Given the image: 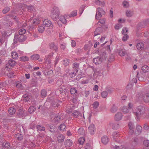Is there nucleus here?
Segmentation results:
<instances>
[{"label":"nucleus","instance_id":"obj_1","mask_svg":"<svg viewBox=\"0 0 149 149\" xmlns=\"http://www.w3.org/2000/svg\"><path fill=\"white\" fill-rule=\"evenodd\" d=\"M135 113V115L137 117L142 116L144 118H149V110H146L145 107L142 106L140 105L137 107Z\"/></svg>","mask_w":149,"mask_h":149},{"label":"nucleus","instance_id":"obj_2","mask_svg":"<svg viewBox=\"0 0 149 149\" xmlns=\"http://www.w3.org/2000/svg\"><path fill=\"white\" fill-rule=\"evenodd\" d=\"M60 14L58 8L56 6H54L51 11V16L54 20H56L58 18Z\"/></svg>","mask_w":149,"mask_h":149},{"label":"nucleus","instance_id":"obj_3","mask_svg":"<svg viewBox=\"0 0 149 149\" xmlns=\"http://www.w3.org/2000/svg\"><path fill=\"white\" fill-rule=\"evenodd\" d=\"M105 12L102 8L99 7L97 8V10L96 11L95 15V18L97 20H99L101 18L102 15H104Z\"/></svg>","mask_w":149,"mask_h":149},{"label":"nucleus","instance_id":"obj_4","mask_svg":"<svg viewBox=\"0 0 149 149\" xmlns=\"http://www.w3.org/2000/svg\"><path fill=\"white\" fill-rule=\"evenodd\" d=\"M61 119V117L57 113H52L51 115V121L53 123H58Z\"/></svg>","mask_w":149,"mask_h":149},{"label":"nucleus","instance_id":"obj_5","mask_svg":"<svg viewBox=\"0 0 149 149\" xmlns=\"http://www.w3.org/2000/svg\"><path fill=\"white\" fill-rule=\"evenodd\" d=\"M139 97L142 98L145 102L149 103V93H146L144 95L142 93H141L139 95Z\"/></svg>","mask_w":149,"mask_h":149},{"label":"nucleus","instance_id":"obj_6","mask_svg":"<svg viewBox=\"0 0 149 149\" xmlns=\"http://www.w3.org/2000/svg\"><path fill=\"white\" fill-rule=\"evenodd\" d=\"M128 32V30L125 27L123 29L122 31V34L124 35V36L122 38V40L123 41H126L129 38L128 35L125 34L127 33Z\"/></svg>","mask_w":149,"mask_h":149},{"label":"nucleus","instance_id":"obj_7","mask_svg":"<svg viewBox=\"0 0 149 149\" xmlns=\"http://www.w3.org/2000/svg\"><path fill=\"white\" fill-rule=\"evenodd\" d=\"M129 130L128 131L129 134L132 135L134 133V128L133 124L131 122H130L128 124Z\"/></svg>","mask_w":149,"mask_h":149},{"label":"nucleus","instance_id":"obj_8","mask_svg":"<svg viewBox=\"0 0 149 149\" xmlns=\"http://www.w3.org/2000/svg\"><path fill=\"white\" fill-rule=\"evenodd\" d=\"M93 62L96 65H98L101 64L102 61V58L100 56H98L96 58H94Z\"/></svg>","mask_w":149,"mask_h":149},{"label":"nucleus","instance_id":"obj_9","mask_svg":"<svg viewBox=\"0 0 149 149\" xmlns=\"http://www.w3.org/2000/svg\"><path fill=\"white\" fill-rule=\"evenodd\" d=\"M123 117L122 113L120 112H118L115 115L114 117V119L117 121L120 120Z\"/></svg>","mask_w":149,"mask_h":149},{"label":"nucleus","instance_id":"obj_10","mask_svg":"<svg viewBox=\"0 0 149 149\" xmlns=\"http://www.w3.org/2000/svg\"><path fill=\"white\" fill-rule=\"evenodd\" d=\"M102 31V29L101 27L97 28L94 32V36L95 37L98 35H100Z\"/></svg>","mask_w":149,"mask_h":149},{"label":"nucleus","instance_id":"obj_11","mask_svg":"<svg viewBox=\"0 0 149 149\" xmlns=\"http://www.w3.org/2000/svg\"><path fill=\"white\" fill-rule=\"evenodd\" d=\"M50 49H51L57 52L58 50V47L54 43L52 42L50 43L49 45Z\"/></svg>","mask_w":149,"mask_h":149},{"label":"nucleus","instance_id":"obj_12","mask_svg":"<svg viewBox=\"0 0 149 149\" xmlns=\"http://www.w3.org/2000/svg\"><path fill=\"white\" fill-rule=\"evenodd\" d=\"M2 147L3 149H8L10 147V145L9 143L6 141L2 143Z\"/></svg>","mask_w":149,"mask_h":149},{"label":"nucleus","instance_id":"obj_13","mask_svg":"<svg viewBox=\"0 0 149 149\" xmlns=\"http://www.w3.org/2000/svg\"><path fill=\"white\" fill-rule=\"evenodd\" d=\"M44 25L47 27L50 26L52 25V23L51 21L48 19H45L43 22Z\"/></svg>","mask_w":149,"mask_h":149},{"label":"nucleus","instance_id":"obj_14","mask_svg":"<svg viewBox=\"0 0 149 149\" xmlns=\"http://www.w3.org/2000/svg\"><path fill=\"white\" fill-rule=\"evenodd\" d=\"M18 41L19 42L24 41L26 38V36L24 35H18Z\"/></svg>","mask_w":149,"mask_h":149},{"label":"nucleus","instance_id":"obj_15","mask_svg":"<svg viewBox=\"0 0 149 149\" xmlns=\"http://www.w3.org/2000/svg\"><path fill=\"white\" fill-rule=\"evenodd\" d=\"M109 141L108 137L106 136H104L101 138V142L104 144H107Z\"/></svg>","mask_w":149,"mask_h":149},{"label":"nucleus","instance_id":"obj_16","mask_svg":"<svg viewBox=\"0 0 149 149\" xmlns=\"http://www.w3.org/2000/svg\"><path fill=\"white\" fill-rule=\"evenodd\" d=\"M26 112L25 110L23 109H20L18 110L17 113L18 116L19 117H22L25 115V113Z\"/></svg>","mask_w":149,"mask_h":149},{"label":"nucleus","instance_id":"obj_17","mask_svg":"<svg viewBox=\"0 0 149 149\" xmlns=\"http://www.w3.org/2000/svg\"><path fill=\"white\" fill-rule=\"evenodd\" d=\"M142 130V127L139 125L137 126L136 127V130L135 131V134L136 135H138L141 134Z\"/></svg>","mask_w":149,"mask_h":149},{"label":"nucleus","instance_id":"obj_18","mask_svg":"<svg viewBox=\"0 0 149 149\" xmlns=\"http://www.w3.org/2000/svg\"><path fill=\"white\" fill-rule=\"evenodd\" d=\"M88 130L91 134H94L95 130V126L93 124H91L88 127Z\"/></svg>","mask_w":149,"mask_h":149},{"label":"nucleus","instance_id":"obj_19","mask_svg":"<svg viewBox=\"0 0 149 149\" xmlns=\"http://www.w3.org/2000/svg\"><path fill=\"white\" fill-rule=\"evenodd\" d=\"M72 116L74 118H77L79 116H82V114H81L79 112L77 111H74L72 114Z\"/></svg>","mask_w":149,"mask_h":149},{"label":"nucleus","instance_id":"obj_20","mask_svg":"<svg viewBox=\"0 0 149 149\" xmlns=\"http://www.w3.org/2000/svg\"><path fill=\"white\" fill-rule=\"evenodd\" d=\"M36 127L38 132L44 131L45 130V127L42 125H37Z\"/></svg>","mask_w":149,"mask_h":149},{"label":"nucleus","instance_id":"obj_21","mask_svg":"<svg viewBox=\"0 0 149 149\" xmlns=\"http://www.w3.org/2000/svg\"><path fill=\"white\" fill-rule=\"evenodd\" d=\"M59 102H60V101L59 100H55V101L52 102L51 105L53 108L58 107L59 105Z\"/></svg>","mask_w":149,"mask_h":149},{"label":"nucleus","instance_id":"obj_22","mask_svg":"<svg viewBox=\"0 0 149 149\" xmlns=\"http://www.w3.org/2000/svg\"><path fill=\"white\" fill-rule=\"evenodd\" d=\"M64 143L66 146L70 147L72 145V142L71 140L68 139L65 141Z\"/></svg>","mask_w":149,"mask_h":149},{"label":"nucleus","instance_id":"obj_23","mask_svg":"<svg viewBox=\"0 0 149 149\" xmlns=\"http://www.w3.org/2000/svg\"><path fill=\"white\" fill-rule=\"evenodd\" d=\"M65 139V137L63 135L59 134L57 137L58 141L59 142H63Z\"/></svg>","mask_w":149,"mask_h":149},{"label":"nucleus","instance_id":"obj_24","mask_svg":"<svg viewBox=\"0 0 149 149\" xmlns=\"http://www.w3.org/2000/svg\"><path fill=\"white\" fill-rule=\"evenodd\" d=\"M60 20L64 24L67 23V20L65 16L61 15L59 17Z\"/></svg>","mask_w":149,"mask_h":149},{"label":"nucleus","instance_id":"obj_25","mask_svg":"<svg viewBox=\"0 0 149 149\" xmlns=\"http://www.w3.org/2000/svg\"><path fill=\"white\" fill-rule=\"evenodd\" d=\"M136 47L138 50H142L144 48V44L142 42L138 43Z\"/></svg>","mask_w":149,"mask_h":149},{"label":"nucleus","instance_id":"obj_26","mask_svg":"<svg viewBox=\"0 0 149 149\" xmlns=\"http://www.w3.org/2000/svg\"><path fill=\"white\" fill-rule=\"evenodd\" d=\"M8 113L11 115H13L15 113L16 111V110L14 107H10L9 109Z\"/></svg>","mask_w":149,"mask_h":149},{"label":"nucleus","instance_id":"obj_27","mask_svg":"<svg viewBox=\"0 0 149 149\" xmlns=\"http://www.w3.org/2000/svg\"><path fill=\"white\" fill-rule=\"evenodd\" d=\"M8 64L10 66V68L15 65L16 64V62L12 59L9 60L8 61Z\"/></svg>","mask_w":149,"mask_h":149},{"label":"nucleus","instance_id":"obj_28","mask_svg":"<svg viewBox=\"0 0 149 149\" xmlns=\"http://www.w3.org/2000/svg\"><path fill=\"white\" fill-rule=\"evenodd\" d=\"M40 21L39 20V19H38L37 17H36L33 20V26L37 25L39 24H40Z\"/></svg>","mask_w":149,"mask_h":149},{"label":"nucleus","instance_id":"obj_29","mask_svg":"<svg viewBox=\"0 0 149 149\" xmlns=\"http://www.w3.org/2000/svg\"><path fill=\"white\" fill-rule=\"evenodd\" d=\"M78 133L80 135H83L85 134V131L83 128H80L78 130Z\"/></svg>","mask_w":149,"mask_h":149},{"label":"nucleus","instance_id":"obj_30","mask_svg":"<svg viewBox=\"0 0 149 149\" xmlns=\"http://www.w3.org/2000/svg\"><path fill=\"white\" fill-rule=\"evenodd\" d=\"M40 57V56L39 54H36L31 56V58L33 60H38Z\"/></svg>","mask_w":149,"mask_h":149},{"label":"nucleus","instance_id":"obj_31","mask_svg":"<svg viewBox=\"0 0 149 149\" xmlns=\"http://www.w3.org/2000/svg\"><path fill=\"white\" fill-rule=\"evenodd\" d=\"M11 55L12 58L15 59L18 58V55H19L16 51H13L11 53Z\"/></svg>","mask_w":149,"mask_h":149},{"label":"nucleus","instance_id":"obj_32","mask_svg":"<svg viewBox=\"0 0 149 149\" xmlns=\"http://www.w3.org/2000/svg\"><path fill=\"white\" fill-rule=\"evenodd\" d=\"M15 85L16 86V87L17 88L21 89L23 88L22 83L20 81H17V82H15Z\"/></svg>","mask_w":149,"mask_h":149},{"label":"nucleus","instance_id":"obj_33","mask_svg":"<svg viewBox=\"0 0 149 149\" xmlns=\"http://www.w3.org/2000/svg\"><path fill=\"white\" fill-rule=\"evenodd\" d=\"M58 129L61 131H65L66 129V126L64 124H61L59 126Z\"/></svg>","mask_w":149,"mask_h":149},{"label":"nucleus","instance_id":"obj_34","mask_svg":"<svg viewBox=\"0 0 149 149\" xmlns=\"http://www.w3.org/2000/svg\"><path fill=\"white\" fill-rule=\"evenodd\" d=\"M22 99L25 102H27L29 100V96L27 94L24 95L22 97Z\"/></svg>","mask_w":149,"mask_h":149},{"label":"nucleus","instance_id":"obj_35","mask_svg":"<svg viewBox=\"0 0 149 149\" xmlns=\"http://www.w3.org/2000/svg\"><path fill=\"white\" fill-rule=\"evenodd\" d=\"M48 130L52 132H54V131L53 129L54 128V125L51 124H49L47 125Z\"/></svg>","mask_w":149,"mask_h":149},{"label":"nucleus","instance_id":"obj_36","mask_svg":"<svg viewBox=\"0 0 149 149\" xmlns=\"http://www.w3.org/2000/svg\"><path fill=\"white\" fill-rule=\"evenodd\" d=\"M70 92L71 95H74L77 93V91L75 88L72 87L70 89Z\"/></svg>","mask_w":149,"mask_h":149},{"label":"nucleus","instance_id":"obj_37","mask_svg":"<svg viewBox=\"0 0 149 149\" xmlns=\"http://www.w3.org/2000/svg\"><path fill=\"white\" fill-rule=\"evenodd\" d=\"M45 28L44 25L39 26L38 27V30L39 32L42 33L44 31Z\"/></svg>","mask_w":149,"mask_h":149},{"label":"nucleus","instance_id":"obj_38","mask_svg":"<svg viewBox=\"0 0 149 149\" xmlns=\"http://www.w3.org/2000/svg\"><path fill=\"white\" fill-rule=\"evenodd\" d=\"M119 54L121 56H124L125 55V49H119L118 50Z\"/></svg>","mask_w":149,"mask_h":149},{"label":"nucleus","instance_id":"obj_39","mask_svg":"<svg viewBox=\"0 0 149 149\" xmlns=\"http://www.w3.org/2000/svg\"><path fill=\"white\" fill-rule=\"evenodd\" d=\"M37 140L39 141H41L42 139L44 137V135L42 133H40L37 136Z\"/></svg>","mask_w":149,"mask_h":149},{"label":"nucleus","instance_id":"obj_40","mask_svg":"<svg viewBox=\"0 0 149 149\" xmlns=\"http://www.w3.org/2000/svg\"><path fill=\"white\" fill-rule=\"evenodd\" d=\"M141 69L143 72H146L149 71V67L146 65H145L142 67Z\"/></svg>","mask_w":149,"mask_h":149},{"label":"nucleus","instance_id":"obj_41","mask_svg":"<svg viewBox=\"0 0 149 149\" xmlns=\"http://www.w3.org/2000/svg\"><path fill=\"white\" fill-rule=\"evenodd\" d=\"M47 91L45 89L42 90L41 92V97L43 98L45 97L47 95Z\"/></svg>","mask_w":149,"mask_h":149},{"label":"nucleus","instance_id":"obj_42","mask_svg":"<svg viewBox=\"0 0 149 149\" xmlns=\"http://www.w3.org/2000/svg\"><path fill=\"white\" fill-rule=\"evenodd\" d=\"M36 108L34 106H31L28 109V112L30 113H33L36 110Z\"/></svg>","mask_w":149,"mask_h":149},{"label":"nucleus","instance_id":"obj_43","mask_svg":"<svg viewBox=\"0 0 149 149\" xmlns=\"http://www.w3.org/2000/svg\"><path fill=\"white\" fill-rule=\"evenodd\" d=\"M74 72L70 74V76L71 77L74 76L78 72V70L77 69L75 68L74 69Z\"/></svg>","mask_w":149,"mask_h":149},{"label":"nucleus","instance_id":"obj_44","mask_svg":"<svg viewBox=\"0 0 149 149\" xmlns=\"http://www.w3.org/2000/svg\"><path fill=\"white\" fill-rule=\"evenodd\" d=\"M86 7V6L85 5H82L80 8L79 9V13L81 15L83 13L85 8Z\"/></svg>","mask_w":149,"mask_h":149},{"label":"nucleus","instance_id":"obj_45","mask_svg":"<svg viewBox=\"0 0 149 149\" xmlns=\"http://www.w3.org/2000/svg\"><path fill=\"white\" fill-rule=\"evenodd\" d=\"M126 15L127 17H130L132 16L133 13L131 10H128L126 11Z\"/></svg>","mask_w":149,"mask_h":149},{"label":"nucleus","instance_id":"obj_46","mask_svg":"<svg viewBox=\"0 0 149 149\" xmlns=\"http://www.w3.org/2000/svg\"><path fill=\"white\" fill-rule=\"evenodd\" d=\"M26 30L25 29L22 28L19 31L18 33L19 35H24L26 33Z\"/></svg>","mask_w":149,"mask_h":149},{"label":"nucleus","instance_id":"obj_47","mask_svg":"<svg viewBox=\"0 0 149 149\" xmlns=\"http://www.w3.org/2000/svg\"><path fill=\"white\" fill-rule=\"evenodd\" d=\"M95 3L101 6H104L105 4L104 2H101L99 0H95Z\"/></svg>","mask_w":149,"mask_h":149},{"label":"nucleus","instance_id":"obj_48","mask_svg":"<svg viewBox=\"0 0 149 149\" xmlns=\"http://www.w3.org/2000/svg\"><path fill=\"white\" fill-rule=\"evenodd\" d=\"M15 138L18 140H21L22 139V134L18 133L15 136Z\"/></svg>","mask_w":149,"mask_h":149},{"label":"nucleus","instance_id":"obj_49","mask_svg":"<svg viewBox=\"0 0 149 149\" xmlns=\"http://www.w3.org/2000/svg\"><path fill=\"white\" fill-rule=\"evenodd\" d=\"M101 96L103 98H105L108 95V93L106 91H104L101 93Z\"/></svg>","mask_w":149,"mask_h":149},{"label":"nucleus","instance_id":"obj_50","mask_svg":"<svg viewBox=\"0 0 149 149\" xmlns=\"http://www.w3.org/2000/svg\"><path fill=\"white\" fill-rule=\"evenodd\" d=\"M122 110L124 113H127L129 111V110L127 107H123L122 109Z\"/></svg>","mask_w":149,"mask_h":149},{"label":"nucleus","instance_id":"obj_51","mask_svg":"<svg viewBox=\"0 0 149 149\" xmlns=\"http://www.w3.org/2000/svg\"><path fill=\"white\" fill-rule=\"evenodd\" d=\"M77 10H75L72 12L69 15V17H74L77 15Z\"/></svg>","mask_w":149,"mask_h":149},{"label":"nucleus","instance_id":"obj_52","mask_svg":"<svg viewBox=\"0 0 149 149\" xmlns=\"http://www.w3.org/2000/svg\"><path fill=\"white\" fill-rule=\"evenodd\" d=\"M85 141V138L84 137L80 138L79 139V143L81 145L83 144Z\"/></svg>","mask_w":149,"mask_h":149},{"label":"nucleus","instance_id":"obj_53","mask_svg":"<svg viewBox=\"0 0 149 149\" xmlns=\"http://www.w3.org/2000/svg\"><path fill=\"white\" fill-rule=\"evenodd\" d=\"M99 105V103L98 102L95 101L94 102L93 104V107L94 108L96 109L97 108Z\"/></svg>","mask_w":149,"mask_h":149},{"label":"nucleus","instance_id":"obj_54","mask_svg":"<svg viewBox=\"0 0 149 149\" xmlns=\"http://www.w3.org/2000/svg\"><path fill=\"white\" fill-rule=\"evenodd\" d=\"M118 109L117 105L116 104H113L112 106V112H115Z\"/></svg>","mask_w":149,"mask_h":149},{"label":"nucleus","instance_id":"obj_55","mask_svg":"<svg viewBox=\"0 0 149 149\" xmlns=\"http://www.w3.org/2000/svg\"><path fill=\"white\" fill-rule=\"evenodd\" d=\"M10 10V8L7 7H5L3 10L2 12L3 14H5L8 13Z\"/></svg>","mask_w":149,"mask_h":149},{"label":"nucleus","instance_id":"obj_56","mask_svg":"<svg viewBox=\"0 0 149 149\" xmlns=\"http://www.w3.org/2000/svg\"><path fill=\"white\" fill-rule=\"evenodd\" d=\"M63 90L62 89H57L55 92L56 95H58L59 93L61 94L63 92Z\"/></svg>","mask_w":149,"mask_h":149},{"label":"nucleus","instance_id":"obj_57","mask_svg":"<svg viewBox=\"0 0 149 149\" xmlns=\"http://www.w3.org/2000/svg\"><path fill=\"white\" fill-rule=\"evenodd\" d=\"M56 83L58 86H61L63 83L62 79H58L56 81Z\"/></svg>","mask_w":149,"mask_h":149},{"label":"nucleus","instance_id":"obj_58","mask_svg":"<svg viewBox=\"0 0 149 149\" xmlns=\"http://www.w3.org/2000/svg\"><path fill=\"white\" fill-rule=\"evenodd\" d=\"M100 21L98 22L97 24L98 25L99 23H100L102 24H104L105 22V19L104 18L101 19H99Z\"/></svg>","mask_w":149,"mask_h":149},{"label":"nucleus","instance_id":"obj_59","mask_svg":"<svg viewBox=\"0 0 149 149\" xmlns=\"http://www.w3.org/2000/svg\"><path fill=\"white\" fill-rule=\"evenodd\" d=\"M63 64L65 66H68L69 64V62L68 59H64L63 61Z\"/></svg>","mask_w":149,"mask_h":149},{"label":"nucleus","instance_id":"obj_60","mask_svg":"<svg viewBox=\"0 0 149 149\" xmlns=\"http://www.w3.org/2000/svg\"><path fill=\"white\" fill-rule=\"evenodd\" d=\"M143 144L146 147L149 146V141L148 140H144L143 142Z\"/></svg>","mask_w":149,"mask_h":149},{"label":"nucleus","instance_id":"obj_61","mask_svg":"<svg viewBox=\"0 0 149 149\" xmlns=\"http://www.w3.org/2000/svg\"><path fill=\"white\" fill-rule=\"evenodd\" d=\"M54 54V53L53 52H51V53H50L49 55H46L45 56V61H47V59L48 58H50L51 57H52Z\"/></svg>","mask_w":149,"mask_h":149},{"label":"nucleus","instance_id":"obj_62","mask_svg":"<svg viewBox=\"0 0 149 149\" xmlns=\"http://www.w3.org/2000/svg\"><path fill=\"white\" fill-rule=\"evenodd\" d=\"M21 61H27L29 60V58L27 56H22L20 58Z\"/></svg>","mask_w":149,"mask_h":149},{"label":"nucleus","instance_id":"obj_63","mask_svg":"<svg viewBox=\"0 0 149 149\" xmlns=\"http://www.w3.org/2000/svg\"><path fill=\"white\" fill-rule=\"evenodd\" d=\"M85 149H92V148L91 145L89 143L86 144L85 146Z\"/></svg>","mask_w":149,"mask_h":149},{"label":"nucleus","instance_id":"obj_64","mask_svg":"<svg viewBox=\"0 0 149 149\" xmlns=\"http://www.w3.org/2000/svg\"><path fill=\"white\" fill-rule=\"evenodd\" d=\"M123 6L125 8H127L129 6V4L128 2L125 1L123 3Z\"/></svg>","mask_w":149,"mask_h":149}]
</instances>
